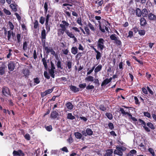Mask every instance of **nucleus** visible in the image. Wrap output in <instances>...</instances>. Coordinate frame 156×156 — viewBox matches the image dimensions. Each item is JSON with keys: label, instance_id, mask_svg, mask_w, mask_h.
Here are the masks:
<instances>
[{"label": "nucleus", "instance_id": "nucleus-41", "mask_svg": "<svg viewBox=\"0 0 156 156\" xmlns=\"http://www.w3.org/2000/svg\"><path fill=\"white\" fill-rule=\"evenodd\" d=\"M98 23H99V29L103 33L105 32V30L104 29V27H101V22H100V21H98Z\"/></svg>", "mask_w": 156, "mask_h": 156}, {"label": "nucleus", "instance_id": "nucleus-63", "mask_svg": "<svg viewBox=\"0 0 156 156\" xmlns=\"http://www.w3.org/2000/svg\"><path fill=\"white\" fill-rule=\"evenodd\" d=\"M95 68V66H93L91 69L88 72H87V75H89L94 70V69Z\"/></svg>", "mask_w": 156, "mask_h": 156}, {"label": "nucleus", "instance_id": "nucleus-36", "mask_svg": "<svg viewBox=\"0 0 156 156\" xmlns=\"http://www.w3.org/2000/svg\"><path fill=\"white\" fill-rule=\"evenodd\" d=\"M67 118L68 119L71 120H73L75 118L74 116L72 114L70 113H69L68 114Z\"/></svg>", "mask_w": 156, "mask_h": 156}, {"label": "nucleus", "instance_id": "nucleus-32", "mask_svg": "<svg viewBox=\"0 0 156 156\" xmlns=\"http://www.w3.org/2000/svg\"><path fill=\"white\" fill-rule=\"evenodd\" d=\"M84 29L86 32V34L87 35H89L90 34V31L88 27L87 26L84 27Z\"/></svg>", "mask_w": 156, "mask_h": 156}, {"label": "nucleus", "instance_id": "nucleus-37", "mask_svg": "<svg viewBox=\"0 0 156 156\" xmlns=\"http://www.w3.org/2000/svg\"><path fill=\"white\" fill-rule=\"evenodd\" d=\"M10 7L14 11L16 12L17 11L16 5L15 4H12L10 5Z\"/></svg>", "mask_w": 156, "mask_h": 156}, {"label": "nucleus", "instance_id": "nucleus-56", "mask_svg": "<svg viewBox=\"0 0 156 156\" xmlns=\"http://www.w3.org/2000/svg\"><path fill=\"white\" fill-rule=\"evenodd\" d=\"M44 77L47 79H49L50 78V76L46 71L44 72Z\"/></svg>", "mask_w": 156, "mask_h": 156}, {"label": "nucleus", "instance_id": "nucleus-55", "mask_svg": "<svg viewBox=\"0 0 156 156\" xmlns=\"http://www.w3.org/2000/svg\"><path fill=\"white\" fill-rule=\"evenodd\" d=\"M99 109L101 111H104L106 110V108L104 105H101L99 107Z\"/></svg>", "mask_w": 156, "mask_h": 156}, {"label": "nucleus", "instance_id": "nucleus-24", "mask_svg": "<svg viewBox=\"0 0 156 156\" xmlns=\"http://www.w3.org/2000/svg\"><path fill=\"white\" fill-rule=\"evenodd\" d=\"M136 15L138 17H140L142 15V12L141 10L138 8L136 9Z\"/></svg>", "mask_w": 156, "mask_h": 156}, {"label": "nucleus", "instance_id": "nucleus-4", "mask_svg": "<svg viewBox=\"0 0 156 156\" xmlns=\"http://www.w3.org/2000/svg\"><path fill=\"white\" fill-rule=\"evenodd\" d=\"M104 40L101 38H100L97 42V47L100 49L101 51H102L104 48Z\"/></svg>", "mask_w": 156, "mask_h": 156}, {"label": "nucleus", "instance_id": "nucleus-59", "mask_svg": "<svg viewBox=\"0 0 156 156\" xmlns=\"http://www.w3.org/2000/svg\"><path fill=\"white\" fill-rule=\"evenodd\" d=\"M78 48L79 50L81 51H83L84 49V48L83 46L81 44H79V46L78 47Z\"/></svg>", "mask_w": 156, "mask_h": 156}, {"label": "nucleus", "instance_id": "nucleus-21", "mask_svg": "<svg viewBox=\"0 0 156 156\" xmlns=\"http://www.w3.org/2000/svg\"><path fill=\"white\" fill-rule=\"evenodd\" d=\"M112 78H110L109 79H105L101 84V86H103L104 85H106L108 83H110L112 80Z\"/></svg>", "mask_w": 156, "mask_h": 156}, {"label": "nucleus", "instance_id": "nucleus-48", "mask_svg": "<svg viewBox=\"0 0 156 156\" xmlns=\"http://www.w3.org/2000/svg\"><path fill=\"white\" fill-rule=\"evenodd\" d=\"M138 122L140 123L141 125H142L143 127L145 126V125H146V123L145 122H144V121L143 120H142L140 119H139L138 120Z\"/></svg>", "mask_w": 156, "mask_h": 156}, {"label": "nucleus", "instance_id": "nucleus-60", "mask_svg": "<svg viewBox=\"0 0 156 156\" xmlns=\"http://www.w3.org/2000/svg\"><path fill=\"white\" fill-rule=\"evenodd\" d=\"M51 16L50 15L48 14L47 15L45 19V23H48L49 19Z\"/></svg>", "mask_w": 156, "mask_h": 156}, {"label": "nucleus", "instance_id": "nucleus-57", "mask_svg": "<svg viewBox=\"0 0 156 156\" xmlns=\"http://www.w3.org/2000/svg\"><path fill=\"white\" fill-rule=\"evenodd\" d=\"M53 89H49L46 90L45 92L46 94L47 95L51 93L53 91Z\"/></svg>", "mask_w": 156, "mask_h": 156}, {"label": "nucleus", "instance_id": "nucleus-13", "mask_svg": "<svg viewBox=\"0 0 156 156\" xmlns=\"http://www.w3.org/2000/svg\"><path fill=\"white\" fill-rule=\"evenodd\" d=\"M58 114L56 111H54L51 114V116L52 118L55 119L57 117Z\"/></svg>", "mask_w": 156, "mask_h": 156}, {"label": "nucleus", "instance_id": "nucleus-15", "mask_svg": "<svg viewBox=\"0 0 156 156\" xmlns=\"http://www.w3.org/2000/svg\"><path fill=\"white\" fill-rule=\"evenodd\" d=\"M71 53L74 54L76 55L78 53V49L76 47H73L71 49Z\"/></svg>", "mask_w": 156, "mask_h": 156}, {"label": "nucleus", "instance_id": "nucleus-30", "mask_svg": "<svg viewBox=\"0 0 156 156\" xmlns=\"http://www.w3.org/2000/svg\"><path fill=\"white\" fill-rule=\"evenodd\" d=\"M74 135L78 139H80L82 136L81 134L79 132L75 133Z\"/></svg>", "mask_w": 156, "mask_h": 156}, {"label": "nucleus", "instance_id": "nucleus-23", "mask_svg": "<svg viewBox=\"0 0 156 156\" xmlns=\"http://www.w3.org/2000/svg\"><path fill=\"white\" fill-rule=\"evenodd\" d=\"M140 23L141 25L142 26H145L146 24V21L144 18H142L140 19Z\"/></svg>", "mask_w": 156, "mask_h": 156}, {"label": "nucleus", "instance_id": "nucleus-42", "mask_svg": "<svg viewBox=\"0 0 156 156\" xmlns=\"http://www.w3.org/2000/svg\"><path fill=\"white\" fill-rule=\"evenodd\" d=\"M148 150L153 156H155V153L153 149L151 148H149Z\"/></svg>", "mask_w": 156, "mask_h": 156}, {"label": "nucleus", "instance_id": "nucleus-52", "mask_svg": "<svg viewBox=\"0 0 156 156\" xmlns=\"http://www.w3.org/2000/svg\"><path fill=\"white\" fill-rule=\"evenodd\" d=\"M3 11L7 15H9L11 14L10 12L6 9H3Z\"/></svg>", "mask_w": 156, "mask_h": 156}, {"label": "nucleus", "instance_id": "nucleus-25", "mask_svg": "<svg viewBox=\"0 0 156 156\" xmlns=\"http://www.w3.org/2000/svg\"><path fill=\"white\" fill-rule=\"evenodd\" d=\"M85 80L88 81H93L94 78L91 76H89L85 78Z\"/></svg>", "mask_w": 156, "mask_h": 156}, {"label": "nucleus", "instance_id": "nucleus-17", "mask_svg": "<svg viewBox=\"0 0 156 156\" xmlns=\"http://www.w3.org/2000/svg\"><path fill=\"white\" fill-rule=\"evenodd\" d=\"M112 149L108 150L106 151V153L105 154V156H112Z\"/></svg>", "mask_w": 156, "mask_h": 156}, {"label": "nucleus", "instance_id": "nucleus-43", "mask_svg": "<svg viewBox=\"0 0 156 156\" xmlns=\"http://www.w3.org/2000/svg\"><path fill=\"white\" fill-rule=\"evenodd\" d=\"M42 61L43 62V64L44 67L46 68H47V65L46 59H45V58H43V59H42Z\"/></svg>", "mask_w": 156, "mask_h": 156}, {"label": "nucleus", "instance_id": "nucleus-14", "mask_svg": "<svg viewBox=\"0 0 156 156\" xmlns=\"http://www.w3.org/2000/svg\"><path fill=\"white\" fill-rule=\"evenodd\" d=\"M70 89L73 92H76L79 91V88H77L76 87L71 85L70 86Z\"/></svg>", "mask_w": 156, "mask_h": 156}, {"label": "nucleus", "instance_id": "nucleus-3", "mask_svg": "<svg viewBox=\"0 0 156 156\" xmlns=\"http://www.w3.org/2000/svg\"><path fill=\"white\" fill-rule=\"evenodd\" d=\"M110 39L114 41V43L117 45H120L122 43L119 38L116 36L115 34H113L110 36Z\"/></svg>", "mask_w": 156, "mask_h": 156}, {"label": "nucleus", "instance_id": "nucleus-33", "mask_svg": "<svg viewBox=\"0 0 156 156\" xmlns=\"http://www.w3.org/2000/svg\"><path fill=\"white\" fill-rule=\"evenodd\" d=\"M44 50L45 51L46 53H49L52 51V48H49L48 47H46L44 48Z\"/></svg>", "mask_w": 156, "mask_h": 156}, {"label": "nucleus", "instance_id": "nucleus-45", "mask_svg": "<svg viewBox=\"0 0 156 156\" xmlns=\"http://www.w3.org/2000/svg\"><path fill=\"white\" fill-rule=\"evenodd\" d=\"M139 34L140 35H144L145 33V32L144 30H140L138 31Z\"/></svg>", "mask_w": 156, "mask_h": 156}, {"label": "nucleus", "instance_id": "nucleus-28", "mask_svg": "<svg viewBox=\"0 0 156 156\" xmlns=\"http://www.w3.org/2000/svg\"><path fill=\"white\" fill-rule=\"evenodd\" d=\"M41 38L43 39H45L46 38V30L45 29H43L41 32Z\"/></svg>", "mask_w": 156, "mask_h": 156}, {"label": "nucleus", "instance_id": "nucleus-34", "mask_svg": "<svg viewBox=\"0 0 156 156\" xmlns=\"http://www.w3.org/2000/svg\"><path fill=\"white\" fill-rule=\"evenodd\" d=\"M49 73L51 77L53 78L55 77L54 70L52 69H50L49 70Z\"/></svg>", "mask_w": 156, "mask_h": 156}, {"label": "nucleus", "instance_id": "nucleus-50", "mask_svg": "<svg viewBox=\"0 0 156 156\" xmlns=\"http://www.w3.org/2000/svg\"><path fill=\"white\" fill-rule=\"evenodd\" d=\"M45 21V18L43 17H41L40 19L39 22L43 24L44 23Z\"/></svg>", "mask_w": 156, "mask_h": 156}, {"label": "nucleus", "instance_id": "nucleus-27", "mask_svg": "<svg viewBox=\"0 0 156 156\" xmlns=\"http://www.w3.org/2000/svg\"><path fill=\"white\" fill-rule=\"evenodd\" d=\"M65 33L70 38H72L74 37V34L72 32H70L69 30L67 31Z\"/></svg>", "mask_w": 156, "mask_h": 156}, {"label": "nucleus", "instance_id": "nucleus-22", "mask_svg": "<svg viewBox=\"0 0 156 156\" xmlns=\"http://www.w3.org/2000/svg\"><path fill=\"white\" fill-rule=\"evenodd\" d=\"M28 42L26 41H24L23 43V50L25 51H26V50H27L28 49Z\"/></svg>", "mask_w": 156, "mask_h": 156}, {"label": "nucleus", "instance_id": "nucleus-2", "mask_svg": "<svg viewBox=\"0 0 156 156\" xmlns=\"http://www.w3.org/2000/svg\"><path fill=\"white\" fill-rule=\"evenodd\" d=\"M116 149L114 151V154H117L120 156L122 155V151L126 150V148L123 146H117L116 147Z\"/></svg>", "mask_w": 156, "mask_h": 156}, {"label": "nucleus", "instance_id": "nucleus-8", "mask_svg": "<svg viewBox=\"0 0 156 156\" xmlns=\"http://www.w3.org/2000/svg\"><path fill=\"white\" fill-rule=\"evenodd\" d=\"M13 154V156H24V154L21 150L14 151Z\"/></svg>", "mask_w": 156, "mask_h": 156}, {"label": "nucleus", "instance_id": "nucleus-58", "mask_svg": "<svg viewBox=\"0 0 156 156\" xmlns=\"http://www.w3.org/2000/svg\"><path fill=\"white\" fill-rule=\"evenodd\" d=\"M77 23H78L79 25L80 26H82L83 24L81 21V18L80 17V18H78L77 20Z\"/></svg>", "mask_w": 156, "mask_h": 156}, {"label": "nucleus", "instance_id": "nucleus-54", "mask_svg": "<svg viewBox=\"0 0 156 156\" xmlns=\"http://www.w3.org/2000/svg\"><path fill=\"white\" fill-rule=\"evenodd\" d=\"M45 26L47 32H49L50 30V27L48 25V23H45Z\"/></svg>", "mask_w": 156, "mask_h": 156}, {"label": "nucleus", "instance_id": "nucleus-20", "mask_svg": "<svg viewBox=\"0 0 156 156\" xmlns=\"http://www.w3.org/2000/svg\"><path fill=\"white\" fill-rule=\"evenodd\" d=\"M88 26L90 28V29L93 32H94L95 31V29L94 26L91 24L90 22L88 23Z\"/></svg>", "mask_w": 156, "mask_h": 156}, {"label": "nucleus", "instance_id": "nucleus-51", "mask_svg": "<svg viewBox=\"0 0 156 156\" xmlns=\"http://www.w3.org/2000/svg\"><path fill=\"white\" fill-rule=\"evenodd\" d=\"M60 150L66 153H68L69 152L67 147H64L63 148L60 149Z\"/></svg>", "mask_w": 156, "mask_h": 156}, {"label": "nucleus", "instance_id": "nucleus-61", "mask_svg": "<svg viewBox=\"0 0 156 156\" xmlns=\"http://www.w3.org/2000/svg\"><path fill=\"white\" fill-rule=\"evenodd\" d=\"M45 128L48 131H50L52 129V126H47Z\"/></svg>", "mask_w": 156, "mask_h": 156}, {"label": "nucleus", "instance_id": "nucleus-1", "mask_svg": "<svg viewBox=\"0 0 156 156\" xmlns=\"http://www.w3.org/2000/svg\"><path fill=\"white\" fill-rule=\"evenodd\" d=\"M69 25V23L67 22L64 20L62 21L58 27V35L59 36H62L64 34V32L68 30L67 28Z\"/></svg>", "mask_w": 156, "mask_h": 156}, {"label": "nucleus", "instance_id": "nucleus-9", "mask_svg": "<svg viewBox=\"0 0 156 156\" xmlns=\"http://www.w3.org/2000/svg\"><path fill=\"white\" fill-rule=\"evenodd\" d=\"M72 67L71 61H69L66 62V68L68 72H70Z\"/></svg>", "mask_w": 156, "mask_h": 156}, {"label": "nucleus", "instance_id": "nucleus-29", "mask_svg": "<svg viewBox=\"0 0 156 156\" xmlns=\"http://www.w3.org/2000/svg\"><path fill=\"white\" fill-rule=\"evenodd\" d=\"M8 25L9 27L11 30H13L14 26L11 22L9 21Z\"/></svg>", "mask_w": 156, "mask_h": 156}, {"label": "nucleus", "instance_id": "nucleus-12", "mask_svg": "<svg viewBox=\"0 0 156 156\" xmlns=\"http://www.w3.org/2000/svg\"><path fill=\"white\" fill-rule=\"evenodd\" d=\"M8 34V40H9L10 38L11 37V36H12V37H14L15 34L13 33V32L11 30H9L7 32Z\"/></svg>", "mask_w": 156, "mask_h": 156}, {"label": "nucleus", "instance_id": "nucleus-11", "mask_svg": "<svg viewBox=\"0 0 156 156\" xmlns=\"http://www.w3.org/2000/svg\"><path fill=\"white\" fill-rule=\"evenodd\" d=\"M148 17L149 19L151 20H156V16L151 13H150L148 14Z\"/></svg>", "mask_w": 156, "mask_h": 156}, {"label": "nucleus", "instance_id": "nucleus-35", "mask_svg": "<svg viewBox=\"0 0 156 156\" xmlns=\"http://www.w3.org/2000/svg\"><path fill=\"white\" fill-rule=\"evenodd\" d=\"M147 125L152 129H154L155 128L153 124L151 122H148L147 124Z\"/></svg>", "mask_w": 156, "mask_h": 156}, {"label": "nucleus", "instance_id": "nucleus-26", "mask_svg": "<svg viewBox=\"0 0 156 156\" xmlns=\"http://www.w3.org/2000/svg\"><path fill=\"white\" fill-rule=\"evenodd\" d=\"M22 37H21V35L20 34H17L16 38L17 40V42L18 43H20L22 40Z\"/></svg>", "mask_w": 156, "mask_h": 156}, {"label": "nucleus", "instance_id": "nucleus-53", "mask_svg": "<svg viewBox=\"0 0 156 156\" xmlns=\"http://www.w3.org/2000/svg\"><path fill=\"white\" fill-rule=\"evenodd\" d=\"M62 51L63 53L65 55H67L69 52V51L68 49H64Z\"/></svg>", "mask_w": 156, "mask_h": 156}, {"label": "nucleus", "instance_id": "nucleus-62", "mask_svg": "<svg viewBox=\"0 0 156 156\" xmlns=\"http://www.w3.org/2000/svg\"><path fill=\"white\" fill-rule=\"evenodd\" d=\"M108 126L109 129H112L114 128V126L112 123L111 122L109 123Z\"/></svg>", "mask_w": 156, "mask_h": 156}, {"label": "nucleus", "instance_id": "nucleus-40", "mask_svg": "<svg viewBox=\"0 0 156 156\" xmlns=\"http://www.w3.org/2000/svg\"><path fill=\"white\" fill-rule=\"evenodd\" d=\"M30 72L27 69H25L23 70V74L26 76H27L29 75Z\"/></svg>", "mask_w": 156, "mask_h": 156}, {"label": "nucleus", "instance_id": "nucleus-47", "mask_svg": "<svg viewBox=\"0 0 156 156\" xmlns=\"http://www.w3.org/2000/svg\"><path fill=\"white\" fill-rule=\"evenodd\" d=\"M144 115L145 116L147 117L148 118H151V115L149 113L147 112H144Z\"/></svg>", "mask_w": 156, "mask_h": 156}, {"label": "nucleus", "instance_id": "nucleus-31", "mask_svg": "<svg viewBox=\"0 0 156 156\" xmlns=\"http://www.w3.org/2000/svg\"><path fill=\"white\" fill-rule=\"evenodd\" d=\"M66 106L68 109L71 110L73 108V106L70 102L67 103L66 104Z\"/></svg>", "mask_w": 156, "mask_h": 156}, {"label": "nucleus", "instance_id": "nucleus-44", "mask_svg": "<svg viewBox=\"0 0 156 156\" xmlns=\"http://www.w3.org/2000/svg\"><path fill=\"white\" fill-rule=\"evenodd\" d=\"M38 27V23L37 20H35L34 23V28L36 29Z\"/></svg>", "mask_w": 156, "mask_h": 156}, {"label": "nucleus", "instance_id": "nucleus-7", "mask_svg": "<svg viewBox=\"0 0 156 156\" xmlns=\"http://www.w3.org/2000/svg\"><path fill=\"white\" fill-rule=\"evenodd\" d=\"M17 62L15 63L13 62H11L8 65V68L10 71H12L15 67V65L17 64Z\"/></svg>", "mask_w": 156, "mask_h": 156}, {"label": "nucleus", "instance_id": "nucleus-49", "mask_svg": "<svg viewBox=\"0 0 156 156\" xmlns=\"http://www.w3.org/2000/svg\"><path fill=\"white\" fill-rule=\"evenodd\" d=\"M97 55L96 56V58L97 60H98L100 58L101 56V53L100 52L98 51L97 53Z\"/></svg>", "mask_w": 156, "mask_h": 156}, {"label": "nucleus", "instance_id": "nucleus-5", "mask_svg": "<svg viewBox=\"0 0 156 156\" xmlns=\"http://www.w3.org/2000/svg\"><path fill=\"white\" fill-rule=\"evenodd\" d=\"M120 111L121 112V113L123 115H128L129 118L131 119L132 117H133L132 115L130 113L129 110L128 111L127 110L125 111L123 108H120Z\"/></svg>", "mask_w": 156, "mask_h": 156}, {"label": "nucleus", "instance_id": "nucleus-46", "mask_svg": "<svg viewBox=\"0 0 156 156\" xmlns=\"http://www.w3.org/2000/svg\"><path fill=\"white\" fill-rule=\"evenodd\" d=\"M34 82L36 84H37L40 83V81L39 78L37 77L34 79Z\"/></svg>", "mask_w": 156, "mask_h": 156}, {"label": "nucleus", "instance_id": "nucleus-6", "mask_svg": "<svg viewBox=\"0 0 156 156\" xmlns=\"http://www.w3.org/2000/svg\"><path fill=\"white\" fill-rule=\"evenodd\" d=\"M2 93L4 96H8L10 94L9 89L7 87H4L2 89Z\"/></svg>", "mask_w": 156, "mask_h": 156}, {"label": "nucleus", "instance_id": "nucleus-38", "mask_svg": "<svg viewBox=\"0 0 156 156\" xmlns=\"http://www.w3.org/2000/svg\"><path fill=\"white\" fill-rule=\"evenodd\" d=\"M106 115L107 117L109 119L111 120L113 118V116L112 114L110 113H106Z\"/></svg>", "mask_w": 156, "mask_h": 156}, {"label": "nucleus", "instance_id": "nucleus-10", "mask_svg": "<svg viewBox=\"0 0 156 156\" xmlns=\"http://www.w3.org/2000/svg\"><path fill=\"white\" fill-rule=\"evenodd\" d=\"M93 133V131L91 129L89 128H87L86 130V132H83L82 134L85 136H87V135L90 136L92 135Z\"/></svg>", "mask_w": 156, "mask_h": 156}, {"label": "nucleus", "instance_id": "nucleus-64", "mask_svg": "<svg viewBox=\"0 0 156 156\" xmlns=\"http://www.w3.org/2000/svg\"><path fill=\"white\" fill-rule=\"evenodd\" d=\"M24 137L25 139L27 140H29L30 139V136L28 134H26L24 136Z\"/></svg>", "mask_w": 156, "mask_h": 156}, {"label": "nucleus", "instance_id": "nucleus-18", "mask_svg": "<svg viewBox=\"0 0 156 156\" xmlns=\"http://www.w3.org/2000/svg\"><path fill=\"white\" fill-rule=\"evenodd\" d=\"M6 68V67L5 66H3L0 67V75H2L4 73Z\"/></svg>", "mask_w": 156, "mask_h": 156}, {"label": "nucleus", "instance_id": "nucleus-39", "mask_svg": "<svg viewBox=\"0 0 156 156\" xmlns=\"http://www.w3.org/2000/svg\"><path fill=\"white\" fill-rule=\"evenodd\" d=\"M48 3L47 2H45L44 4V13L46 14L47 13V11H48Z\"/></svg>", "mask_w": 156, "mask_h": 156}, {"label": "nucleus", "instance_id": "nucleus-19", "mask_svg": "<svg viewBox=\"0 0 156 156\" xmlns=\"http://www.w3.org/2000/svg\"><path fill=\"white\" fill-rule=\"evenodd\" d=\"M102 68V66L101 65H98L94 69V72L95 73H97L98 72L101 71Z\"/></svg>", "mask_w": 156, "mask_h": 156}, {"label": "nucleus", "instance_id": "nucleus-16", "mask_svg": "<svg viewBox=\"0 0 156 156\" xmlns=\"http://www.w3.org/2000/svg\"><path fill=\"white\" fill-rule=\"evenodd\" d=\"M148 12L146 9H143L142 12V15L144 17H147L148 15Z\"/></svg>", "mask_w": 156, "mask_h": 156}]
</instances>
